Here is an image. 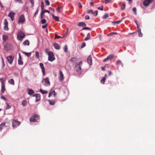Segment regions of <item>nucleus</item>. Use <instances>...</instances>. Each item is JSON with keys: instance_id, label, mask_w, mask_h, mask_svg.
Listing matches in <instances>:
<instances>
[{"instance_id": "nucleus-1", "label": "nucleus", "mask_w": 155, "mask_h": 155, "mask_svg": "<svg viewBox=\"0 0 155 155\" xmlns=\"http://www.w3.org/2000/svg\"><path fill=\"white\" fill-rule=\"evenodd\" d=\"M39 119V116L37 114H35L30 118L29 120L30 122H37Z\"/></svg>"}, {"instance_id": "nucleus-2", "label": "nucleus", "mask_w": 155, "mask_h": 155, "mask_svg": "<svg viewBox=\"0 0 155 155\" xmlns=\"http://www.w3.org/2000/svg\"><path fill=\"white\" fill-rule=\"evenodd\" d=\"M25 36V34L22 31H19L18 33L17 38L18 40L21 41Z\"/></svg>"}, {"instance_id": "nucleus-3", "label": "nucleus", "mask_w": 155, "mask_h": 155, "mask_svg": "<svg viewBox=\"0 0 155 155\" xmlns=\"http://www.w3.org/2000/svg\"><path fill=\"white\" fill-rule=\"evenodd\" d=\"M48 60L50 61H53L55 59L54 55L52 51H49L48 53Z\"/></svg>"}, {"instance_id": "nucleus-4", "label": "nucleus", "mask_w": 155, "mask_h": 155, "mask_svg": "<svg viewBox=\"0 0 155 155\" xmlns=\"http://www.w3.org/2000/svg\"><path fill=\"white\" fill-rule=\"evenodd\" d=\"M25 16L24 15H20L19 17L18 23V24H23L25 22Z\"/></svg>"}, {"instance_id": "nucleus-5", "label": "nucleus", "mask_w": 155, "mask_h": 155, "mask_svg": "<svg viewBox=\"0 0 155 155\" xmlns=\"http://www.w3.org/2000/svg\"><path fill=\"white\" fill-rule=\"evenodd\" d=\"M20 124V122L16 120H14L12 122V126L13 127H15L18 126Z\"/></svg>"}, {"instance_id": "nucleus-6", "label": "nucleus", "mask_w": 155, "mask_h": 155, "mask_svg": "<svg viewBox=\"0 0 155 155\" xmlns=\"http://www.w3.org/2000/svg\"><path fill=\"white\" fill-rule=\"evenodd\" d=\"M14 58V57L12 55H9L7 57L6 59L10 64H12Z\"/></svg>"}, {"instance_id": "nucleus-7", "label": "nucleus", "mask_w": 155, "mask_h": 155, "mask_svg": "<svg viewBox=\"0 0 155 155\" xmlns=\"http://www.w3.org/2000/svg\"><path fill=\"white\" fill-rule=\"evenodd\" d=\"M114 57V55L113 54H111L108 55L106 58H105L103 60L104 62H105L106 61L110 60L113 59Z\"/></svg>"}, {"instance_id": "nucleus-8", "label": "nucleus", "mask_w": 155, "mask_h": 155, "mask_svg": "<svg viewBox=\"0 0 155 155\" xmlns=\"http://www.w3.org/2000/svg\"><path fill=\"white\" fill-rule=\"evenodd\" d=\"M153 0H145L143 2V5L145 6H148L149 4L153 2Z\"/></svg>"}, {"instance_id": "nucleus-9", "label": "nucleus", "mask_w": 155, "mask_h": 155, "mask_svg": "<svg viewBox=\"0 0 155 155\" xmlns=\"http://www.w3.org/2000/svg\"><path fill=\"white\" fill-rule=\"evenodd\" d=\"M59 80L60 81H62L64 79V77L62 71H60L59 72Z\"/></svg>"}, {"instance_id": "nucleus-10", "label": "nucleus", "mask_w": 155, "mask_h": 155, "mask_svg": "<svg viewBox=\"0 0 155 155\" xmlns=\"http://www.w3.org/2000/svg\"><path fill=\"white\" fill-rule=\"evenodd\" d=\"M43 80L45 81V85L46 86H48L50 85V83L48 78L47 77L46 78H44Z\"/></svg>"}, {"instance_id": "nucleus-11", "label": "nucleus", "mask_w": 155, "mask_h": 155, "mask_svg": "<svg viewBox=\"0 0 155 155\" xmlns=\"http://www.w3.org/2000/svg\"><path fill=\"white\" fill-rule=\"evenodd\" d=\"M98 11L97 10H96L95 12H93V11L91 10H88L87 11V14H91L94 15L95 13V14L94 15L95 16H96L97 15Z\"/></svg>"}, {"instance_id": "nucleus-12", "label": "nucleus", "mask_w": 155, "mask_h": 155, "mask_svg": "<svg viewBox=\"0 0 155 155\" xmlns=\"http://www.w3.org/2000/svg\"><path fill=\"white\" fill-rule=\"evenodd\" d=\"M33 96L35 97H36V101H38L40 100L41 95L39 94H36L33 95Z\"/></svg>"}, {"instance_id": "nucleus-13", "label": "nucleus", "mask_w": 155, "mask_h": 155, "mask_svg": "<svg viewBox=\"0 0 155 155\" xmlns=\"http://www.w3.org/2000/svg\"><path fill=\"white\" fill-rule=\"evenodd\" d=\"M15 15V13L12 12H9L8 14V17L10 18L12 21L14 19Z\"/></svg>"}, {"instance_id": "nucleus-14", "label": "nucleus", "mask_w": 155, "mask_h": 155, "mask_svg": "<svg viewBox=\"0 0 155 155\" xmlns=\"http://www.w3.org/2000/svg\"><path fill=\"white\" fill-rule=\"evenodd\" d=\"M87 60L88 63L90 65H91L92 63V59L91 56L90 55L88 57Z\"/></svg>"}, {"instance_id": "nucleus-15", "label": "nucleus", "mask_w": 155, "mask_h": 155, "mask_svg": "<svg viewBox=\"0 0 155 155\" xmlns=\"http://www.w3.org/2000/svg\"><path fill=\"white\" fill-rule=\"evenodd\" d=\"M40 66L42 69L43 74L44 75L45 74V68H44V65L42 63L39 64Z\"/></svg>"}, {"instance_id": "nucleus-16", "label": "nucleus", "mask_w": 155, "mask_h": 155, "mask_svg": "<svg viewBox=\"0 0 155 155\" xmlns=\"http://www.w3.org/2000/svg\"><path fill=\"white\" fill-rule=\"evenodd\" d=\"M53 45L54 48L57 50H59L60 48V45L57 43H54Z\"/></svg>"}, {"instance_id": "nucleus-17", "label": "nucleus", "mask_w": 155, "mask_h": 155, "mask_svg": "<svg viewBox=\"0 0 155 155\" xmlns=\"http://www.w3.org/2000/svg\"><path fill=\"white\" fill-rule=\"evenodd\" d=\"M5 123H2L0 125V131L1 132L2 130L6 127Z\"/></svg>"}, {"instance_id": "nucleus-18", "label": "nucleus", "mask_w": 155, "mask_h": 155, "mask_svg": "<svg viewBox=\"0 0 155 155\" xmlns=\"http://www.w3.org/2000/svg\"><path fill=\"white\" fill-rule=\"evenodd\" d=\"M6 90L5 88V84L1 85V92L2 93H4L5 91Z\"/></svg>"}, {"instance_id": "nucleus-19", "label": "nucleus", "mask_w": 155, "mask_h": 155, "mask_svg": "<svg viewBox=\"0 0 155 155\" xmlns=\"http://www.w3.org/2000/svg\"><path fill=\"white\" fill-rule=\"evenodd\" d=\"M75 69L78 72H80L81 70V67L80 65H77L75 66Z\"/></svg>"}, {"instance_id": "nucleus-20", "label": "nucleus", "mask_w": 155, "mask_h": 155, "mask_svg": "<svg viewBox=\"0 0 155 155\" xmlns=\"http://www.w3.org/2000/svg\"><path fill=\"white\" fill-rule=\"evenodd\" d=\"M8 82L9 83H10V84L12 85H15L14 81L13 79H9L8 81Z\"/></svg>"}, {"instance_id": "nucleus-21", "label": "nucleus", "mask_w": 155, "mask_h": 155, "mask_svg": "<svg viewBox=\"0 0 155 155\" xmlns=\"http://www.w3.org/2000/svg\"><path fill=\"white\" fill-rule=\"evenodd\" d=\"M77 58L76 57H74L72 58L70 60V61L72 62H74L77 61Z\"/></svg>"}, {"instance_id": "nucleus-22", "label": "nucleus", "mask_w": 155, "mask_h": 155, "mask_svg": "<svg viewBox=\"0 0 155 155\" xmlns=\"http://www.w3.org/2000/svg\"><path fill=\"white\" fill-rule=\"evenodd\" d=\"M86 25V24L84 22H79L78 24V26H85Z\"/></svg>"}, {"instance_id": "nucleus-23", "label": "nucleus", "mask_w": 155, "mask_h": 155, "mask_svg": "<svg viewBox=\"0 0 155 155\" xmlns=\"http://www.w3.org/2000/svg\"><path fill=\"white\" fill-rule=\"evenodd\" d=\"M53 18L56 21H59V17L57 16H55L54 14H52Z\"/></svg>"}, {"instance_id": "nucleus-24", "label": "nucleus", "mask_w": 155, "mask_h": 155, "mask_svg": "<svg viewBox=\"0 0 155 155\" xmlns=\"http://www.w3.org/2000/svg\"><path fill=\"white\" fill-rule=\"evenodd\" d=\"M122 21V20L119 21H117L112 22V24L114 25L120 24Z\"/></svg>"}, {"instance_id": "nucleus-25", "label": "nucleus", "mask_w": 155, "mask_h": 155, "mask_svg": "<svg viewBox=\"0 0 155 155\" xmlns=\"http://www.w3.org/2000/svg\"><path fill=\"white\" fill-rule=\"evenodd\" d=\"M91 38V35L89 33H88L86 37L84 38V40L85 41H87V40H88L90 39Z\"/></svg>"}, {"instance_id": "nucleus-26", "label": "nucleus", "mask_w": 155, "mask_h": 155, "mask_svg": "<svg viewBox=\"0 0 155 155\" xmlns=\"http://www.w3.org/2000/svg\"><path fill=\"white\" fill-rule=\"evenodd\" d=\"M23 44L24 45H28V46L29 45V42L28 40H26L23 42Z\"/></svg>"}, {"instance_id": "nucleus-27", "label": "nucleus", "mask_w": 155, "mask_h": 155, "mask_svg": "<svg viewBox=\"0 0 155 155\" xmlns=\"http://www.w3.org/2000/svg\"><path fill=\"white\" fill-rule=\"evenodd\" d=\"M2 38L4 41H5L8 39V37L7 35H3L2 36Z\"/></svg>"}, {"instance_id": "nucleus-28", "label": "nucleus", "mask_w": 155, "mask_h": 155, "mask_svg": "<svg viewBox=\"0 0 155 155\" xmlns=\"http://www.w3.org/2000/svg\"><path fill=\"white\" fill-rule=\"evenodd\" d=\"M34 93V91L31 89H28V94L30 95H31Z\"/></svg>"}, {"instance_id": "nucleus-29", "label": "nucleus", "mask_w": 155, "mask_h": 155, "mask_svg": "<svg viewBox=\"0 0 155 155\" xmlns=\"http://www.w3.org/2000/svg\"><path fill=\"white\" fill-rule=\"evenodd\" d=\"M138 32L139 36L140 37H142L143 35L141 31V29H138Z\"/></svg>"}, {"instance_id": "nucleus-30", "label": "nucleus", "mask_w": 155, "mask_h": 155, "mask_svg": "<svg viewBox=\"0 0 155 155\" xmlns=\"http://www.w3.org/2000/svg\"><path fill=\"white\" fill-rule=\"evenodd\" d=\"M40 91L43 94H46L48 93L47 91H46L43 90L42 89H40Z\"/></svg>"}, {"instance_id": "nucleus-31", "label": "nucleus", "mask_w": 155, "mask_h": 155, "mask_svg": "<svg viewBox=\"0 0 155 155\" xmlns=\"http://www.w3.org/2000/svg\"><path fill=\"white\" fill-rule=\"evenodd\" d=\"M49 104L51 105H53L55 104V102L54 101H50L49 100L48 101Z\"/></svg>"}, {"instance_id": "nucleus-32", "label": "nucleus", "mask_w": 155, "mask_h": 155, "mask_svg": "<svg viewBox=\"0 0 155 155\" xmlns=\"http://www.w3.org/2000/svg\"><path fill=\"white\" fill-rule=\"evenodd\" d=\"M22 52L24 54H25L26 56L28 57H29L30 56L31 54V53L30 52L27 53L24 51H23Z\"/></svg>"}, {"instance_id": "nucleus-33", "label": "nucleus", "mask_w": 155, "mask_h": 155, "mask_svg": "<svg viewBox=\"0 0 155 155\" xmlns=\"http://www.w3.org/2000/svg\"><path fill=\"white\" fill-rule=\"evenodd\" d=\"M27 102L26 100H24L22 101L21 104L24 106H25L27 104Z\"/></svg>"}, {"instance_id": "nucleus-34", "label": "nucleus", "mask_w": 155, "mask_h": 155, "mask_svg": "<svg viewBox=\"0 0 155 155\" xmlns=\"http://www.w3.org/2000/svg\"><path fill=\"white\" fill-rule=\"evenodd\" d=\"M109 17L108 14H105L103 16L102 18L103 19H106Z\"/></svg>"}, {"instance_id": "nucleus-35", "label": "nucleus", "mask_w": 155, "mask_h": 155, "mask_svg": "<svg viewBox=\"0 0 155 155\" xmlns=\"http://www.w3.org/2000/svg\"><path fill=\"white\" fill-rule=\"evenodd\" d=\"M106 79V78H105V77L103 78L101 80V83H102L103 84H104V83L105 80Z\"/></svg>"}, {"instance_id": "nucleus-36", "label": "nucleus", "mask_w": 155, "mask_h": 155, "mask_svg": "<svg viewBox=\"0 0 155 155\" xmlns=\"http://www.w3.org/2000/svg\"><path fill=\"white\" fill-rule=\"evenodd\" d=\"M132 11L135 15L137 14V9L136 7H134L132 9Z\"/></svg>"}, {"instance_id": "nucleus-37", "label": "nucleus", "mask_w": 155, "mask_h": 155, "mask_svg": "<svg viewBox=\"0 0 155 155\" xmlns=\"http://www.w3.org/2000/svg\"><path fill=\"white\" fill-rule=\"evenodd\" d=\"M0 81L1 83V85L5 84V83H4V80L3 78H0Z\"/></svg>"}, {"instance_id": "nucleus-38", "label": "nucleus", "mask_w": 155, "mask_h": 155, "mask_svg": "<svg viewBox=\"0 0 155 155\" xmlns=\"http://www.w3.org/2000/svg\"><path fill=\"white\" fill-rule=\"evenodd\" d=\"M35 55L36 57L37 58H38V59L39 58V53L38 51H37L35 52Z\"/></svg>"}, {"instance_id": "nucleus-39", "label": "nucleus", "mask_w": 155, "mask_h": 155, "mask_svg": "<svg viewBox=\"0 0 155 155\" xmlns=\"http://www.w3.org/2000/svg\"><path fill=\"white\" fill-rule=\"evenodd\" d=\"M117 34V32H113L111 33L108 34V35H107V36H110L114 34Z\"/></svg>"}, {"instance_id": "nucleus-40", "label": "nucleus", "mask_w": 155, "mask_h": 155, "mask_svg": "<svg viewBox=\"0 0 155 155\" xmlns=\"http://www.w3.org/2000/svg\"><path fill=\"white\" fill-rule=\"evenodd\" d=\"M18 64L21 65L22 64L23 62L21 60V59H18Z\"/></svg>"}, {"instance_id": "nucleus-41", "label": "nucleus", "mask_w": 155, "mask_h": 155, "mask_svg": "<svg viewBox=\"0 0 155 155\" xmlns=\"http://www.w3.org/2000/svg\"><path fill=\"white\" fill-rule=\"evenodd\" d=\"M44 5L43 2H42L41 3V11L44 9Z\"/></svg>"}, {"instance_id": "nucleus-42", "label": "nucleus", "mask_w": 155, "mask_h": 155, "mask_svg": "<svg viewBox=\"0 0 155 155\" xmlns=\"http://www.w3.org/2000/svg\"><path fill=\"white\" fill-rule=\"evenodd\" d=\"M125 8V4L123 3L121 7V9L124 10Z\"/></svg>"}, {"instance_id": "nucleus-43", "label": "nucleus", "mask_w": 155, "mask_h": 155, "mask_svg": "<svg viewBox=\"0 0 155 155\" xmlns=\"http://www.w3.org/2000/svg\"><path fill=\"white\" fill-rule=\"evenodd\" d=\"M41 12L43 13L44 14L45 13V12H47L48 13H50V11L48 10H44V9Z\"/></svg>"}, {"instance_id": "nucleus-44", "label": "nucleus", "mask_w": 155, "mask_h": 155, "mask_svg": "<svg viewBox=\"0 0 155 155\" xmlns=\"http://www.w3.org/2000/svg\"><path fill=\"white\" fill-rule=\"evenodd\" d=\"M46 20L43 19H42V20L41 21V23L42 24H45L46 23Z\"/></svg>"}, {"instance_id": "nucleus-45", "label": "nucleus", "mask_w": 155, "mask_h": 155, "mask_svg": "<svg viewBox=\"0 0 155 155\" xmlns=\"http://www.w3.org/2000/svg\"><path fill=\"white\" fill-rule=\"evenodd\" d=\"M45 3L47 5H50L49 2L48 0H45Z\"/></svg>"}, {"instance_id": "nucleus-46", "label": "nucleus", "mask_w": 155, "mask_h": 155, "mask_svg": "<svg viewBox=\"0 0 155 155\" xmlns=\"http://www.w3.org/2000/svg\"><path fill=\"white\" fill-rule=\"evenodd\" d=\"M64 37H61V36H58L57 35H55V38H54V39H58V38H63Z\"/></svg>"}, {"instance_id": "nucleus-47", "label": "nucleus", "mask_w": 155, "mask_h": 155, "mask_svg": "<svg viewBox=\"0 0 155 155\" xmlns=\"http://www.w3.org/2000/svg\"><path fill=\"white\" fill-rule=\"evenodd\" d=\"M5 25H8V21H7L6 19H5L4 20V23Z\"/></svg>"}, {"instance_id": "nucleus-48", "label": "nucleus", "mask_w": 155, "mask_h": 155, "mask_svg": "<svg viewBox=\"0 0 155 155\" xmlns=\"http://www.w3.org/2000/svg\"><path fill=\"white\" fill-rule=\"evenodd\" d=\"M4 28V29L6 31L8 30V25H5Z\"/></svg>"}, {"instance_id": "nucleus-49", "label": "nucleus", "mask_w": 155, "mask_h": 155, "mask_svg": "<svg viewBox=\"0 0 155 155\" xmlns=\"http://www.w3.org/2000/svg\"><path fill=\"white\" fill-rule=\"evenodd\" d=\"M44 14L43 12H41V15H40V18L41 19H42L43 18V15H44Z\"/></svg>"}, {"instance_id": "nucleus-50", "label": "nucleus", "mask_w": 155, "mask_h": 155, "mask_svg": "<svg viewBox=\"0 0 155 155\" xmlns=\"http://www.w3.org/2000/svg\"><path fill=\"white\" fill-rule=\"evenodd\" d=\"M103 6L102 5L100 7H99L97 8V9L100 10H103Z\"/></svg>"}, {"instance_id": "nucleus-51", "label": "nucleus", "mask_w": 155, "mask_h": 155, "mask_svg": "<svg viewBox=\"0 0 155 155\" xmlns=\"http://www.w3.org/2000/svg\"><path fill=\"white\" fill-rule=\"evenodd\" d=\"M52 95H53L54 97L56 95V93L54 91H53L52 92Z\"/></svg>"}, {"instance_id": "nucleus-52", "label": "nucleus", "mask_w": 155, "mask_h": 155, "mask_svg": "<svg viewBox=\"0 0 155 155\" xmlns=\"http://www.w3.org/2000/svg\"><path fill=\"white\" fill-rule=\"evenodd\" d=\"M67 49H68L66 45H65L64 46V51L66 52H67Z\"/></svg>"}, {"instance_id": "nucleus-53", "label": "nucleus", "mask_w": 155, "mask_h": 155, "mask_svg": "<svg viewBox=\"0 0 155 155\" xmlns=\"http://www.w3.org/2000/svg\"><path fill=\"white\" fill-rule=\"evenodd\" d=\"M38 8L36 11L35 13V14H34V16L35 17H36V15H37L38 13Z\"/></svg>"}, {"instance_id": "nucleus-54", "label": "nucleus", "mask_w": 155, "mask_h": 155, "mask_svg": "<svg viewBox=\"0 0 155 155\" xmlns=\"http://www.w3.org/2000/svg\"><path fill=\"white\" fill-rule=\"evenodd\" d=\"M85 45H86V44H85V43H84V42L81 45V48H84V47L85 46Z\"/></svg>"}, {"instance_id": "nucleus-55", "label": "nucleus", "mask_w": 155, "mask_h": 155, "mask_svg": "<svg viewBox=\"0 0 155 155\" xmlns=\"http://www.w3.org/2000/svg\"><path fill=\"white\" fill-rule=\"evenodd\" d=\"M61 7H58L56 9L58 12H60V9L61 8Z\"/></svg>"}, {"instance_id": "nucleus-56", "label": "nucleus", "mask_w": 155, "mask_h": 155, "mask_svg": "<svg viewBox=\"0 0 155 155\" xmlns=\"http://www.w3.org/2000/svg\"><path fill=\"white\" fill-rule=\"evenodd\" d=\"M49 51V49L48 48H46L45 50V53L46 54H48V52Z\"/></svg>"}, {"instance_id": "nucleus-57", "label": "nucleus", "mask_w": 155, "mask_h": 155, "mask_svg": "<svg viewBox=\"0 0 155 155\" xmlns=\"http://www.w3.org/2000/svg\"><path fill=\"white\" fill-rule=\"evenodd\" d=\"M105 1V2L106 4L110 2L111 0H104Z\"/></svg>"}, {"instance_id": "nucleus-58", "label": "nucleus", "mask_w": 155, "mask_h": 155, "mask_svg": "<svg viewBox=\"0 0 155 155\" xmlns=\"http://www.w3.org/2000/svg\"><path fill=\"white\" fill-rule=\"evenodd\" d=\"M83 30H91V29L89 28H88V27H84L83 28Z\"/></svg>"}, {"instance_id": "nucleus-59", "label": "nucleus", "mask_w": 155, "mask_h": 155, "mask_svg": "<svg viewBox=\"0 0 155 155\" xmlns=\"http://www.w3.org/2000/svg\"><path fill=\"white\" fill-rule=\"evenodd\" d=\"M11 108V106L8 104H7V106L6 107V109H8Z\"/></svg>"}, {"instance_id": "nucleus-60", "label": "nucleus", "mask_w": 155, "mask_h": 155, "mask_svg": "<svg viewBox=\"0 0 155 155\" xmlns=\"http://www.w3.org/2000/svg\"><path fill=\"white\" fill-rule=\"evenodd\" d=\"M90 18V17L88 15H86L85 17V19L86 20H88Z\"/></svg>"}, {"instance_id": "nucleus-61", "label": "nucleus", "mask_w": 155, "mask_h": 155, "mask_svg": "<svg viewBox=\"0 0 155 155\" xmlns=\"http://www.w3.org/2000/svg\"><path fill=\"white\" fill-rule=\"evenodd\" d=\"M49 9L53 13H54V9L53 8H52L51 7H50L49 8Z\"/></svg>"}, {"instance_id": "nucleus-62", "label": "nucleus", "mask_w": 155, "mask_h": 155, "mask_svg": "<svg viewBox=\"0 0 155 155\" xmlns=\"http://www.w3.org/2000/svg\"><path fill=\"white\" fill-rule=\"evenodd\" d=\"M1 98L5 101H6L7 100V98L5 97L4 96H2L1 97Z\"/></svg>"}, {"instance_id": "nucleus-63", "label": "nucleus", "mask_w": 155, "mask_h": 155, "mask_svg": "<svg viewBox=\"0 0 155 155\" xmlns=\"http://www.w3.org/2000/svg\"><path fill=\"white\" fill-rule=\"evenodd\" d=\"M15 1L17 2H18L20 3H23L21 0H15Z\"/></svg>"}, {"instance_id": "nucleus-64", "label": "nucleus", "mask_w": 155, "mask_h": 155, "mask_svg": "<svg viewBox=\"0 0 155 155\" xmlns=\"http://www.w3.org/2000/svg\"><path fill=\"white\" fill-rule=\"evenodd\" d=\"M78 5L79 6V7L80 8H81L82 7V5H81V4L80 2L78 3Z\"/></svg>"}]
</instances>
